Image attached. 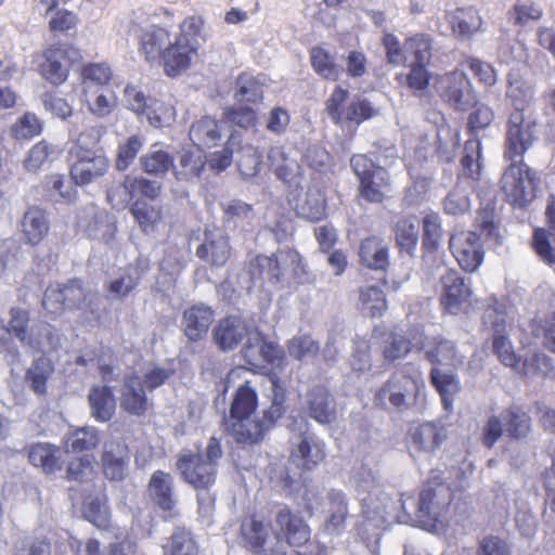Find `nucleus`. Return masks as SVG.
<instances>
[{"mask_svg": "<svg viewBox=\"0 0 555 555\" xmlns=\"http://www.w3.org/2000/svg\"><path fill=\"white\" fill-rule=\"evenodd\" d=\"M354 491L361 505L364 521L373 527L380 528L392 521L409 522L412 520L406 502L401 498L393 501L386 491L380 479L370 469H361L354 477Z\"/></svg>", "mask_w": 555, "mask_h": 555, "instance_id": "1", "label": "nucleus"}, {"mask_svg": "<svg viewBox=\"0 0 555 555\" xmlns=\"http://www.w3.org/2000/svg\"><path fill=\"white\" fill-rule=\"evenodd\" d=\"M250 274L280 288L295 287L309 280L301 256L292 248L279 249L271 256L258 255L250 263Z\"/></svg>", "mask_w": 555, "mask_h": 555, "instance_id": "2", "label": "nucleus"}, {"mask_svg": "<svg viewBox=\"0 0 555 555\" xmlns=\"http://www.w3.org/2000/svg\"><path fill=\"white\" fill-rule=\"evenodd\" d=\"M424 387V379L420 369L413 364H405L378 388L375 393V403L385 410L404 411L415 403Z\"/></svg>", "mask_w": 555, "mask_h": 555, "instance_id": "3", "label": "nucleus"}, {"mask_svg": "<svg viewBox=\"0 0 555 555\" xmlns=\"http://www.w3.org/2000/svg\"><path fill=\"white\" fill-rule=\"evenodd\" d=\"M221 456L219 441L210 438L204 453L182 452L176 465L185 482L197 490H208L215 483Z\"/></svg>", "mask_w": 555, "mask_h": 555, "instance_id": "4", "label": "nucleus"}, {"mask_svg": "<svg viewBox=\"0 0 555 555\" xmlns=\"http://www.w3.org/2000/svg\"><path fill=\"white\" fill-rule=\"evenodd\" d=\"M9 314L7 326L23 348L33 352H44L59 347L60 338L49 323L39 322L29 326V311L21 307H12Z\"/></svg>", "mask_w": 555, "mask_h": 555, "instance_id": "5", "label": "nucleus"}, {"mask_svg": "<svg viewBox=\"0 0 555 555\" xmlns=\"http://www.w3.org/2000/svg\"><path fill=\"white\" fill-rule=\"evenodd\" d=\"M482 325L492 333V348L499 360L515 370L519 359L509 339L508 312L506 305L496 297L486 300L482 312Z\"/></svg>", "mask_w": 555, "mask_h": 555, "instance_id": "6", "label": "nucleus"}, {"mask_svg": "<svg viewBox=\"0 0 555 555\" xmlns=\"http://www.w3.org/2000/svg\"><path fill=\"white\" fill-rule=\"evenodd\" d=\"M480 232L456 231L450 237V248L460 267L467 271H476L483 261V243L496 235V225L493 221L482 220Z\"/></svg>", "mask_w": 555, "mask_h": 555, "instance_id": "7", "label": "nucleus"}, {"mask_svg": "<svg viewBox=\"0 0 555 555\" xmlns=\"http://www.w3.org/2000/svg\"><path fill=\"white\" fill-rule=\"evenodd\" d=\"M98 296L91 287L78 279L65 284L50 285L43 295L42 306L50 313H61L64 309H89L96 306Z\"/></svg>", "mask_w": 555, "mask_h": 555, "instance_id": "8", "label": "nucleus"}, {"mask_svg": "<svg viewBox=\"0 0 555 555\" xmlns=\"http://www.w3.org/2000/svg\"><path fill=\"white\" fill-rule=\"evenodd\" d=\"M501 188L509 203L522 207L534 198V172L521 159L515 160L504 171Z\"/></svg>", "mask_w": 555, "mask_h": 555, "instance_id": "9", "label": "nucleus"}, {"mask_svg": "<svg viewBox=\"0 0 555 555\" xmlns=\"http://www.w3.org/2000/svg\"><path fill=\"white\" fill-rule=\"evenodd\" d=\"M451 500V489L446 485L424 488L415 508L416 521L428 526L442 524Z\"/></svg>", "mask_w": 555, "mask_h": 555, "instance_id": "10", "label": "nucleus"}, {"mask_svg": "<svg viewBox=\"0 0 555 555\" xmlns=\"http://www.w3.org/2000/svg\"><path fill=\"white\" fill-rule=\"evenodd\" d=\"M443 271L440 275V305L443 311L456 315L468 306L472 286L457 271L446 268Z\"/></svg>", "mask_w": 555, "mask_h": 555, "instance_id": "11", "label": "nucleus"}, {"mask_svg": "<svg viewBox=\"0 0 555 555\" xmlns=\"http://www.w3.org/2000/svg\"><path fill=\"white\" fill-rule=\"evenodd\" d=\"M436 88L440 98L456 109L466 111L476 102L472 83L462 70H453L440 76Z\"/></svg>", "mask_w": 555, "mask_h": 555, "instance_id": "12", "label": "nucleus"}, {"mask_svg": "<svg viewBox=\"0 0 555 555\" xmlns=\"http://www.w3.org/2000/svg\"><path fill=\"white\" fill-rule=\"evenodd\" d=\"M70 178L76 185H87L103 177L109 169V159L102 152H68Z\"/></svg>", "mask_w": 555, "mask_h": 555, "instance_id": "13", "label": "nucleus"}, {"mask_svg": "<svg viewBox=\"0 0 555 555\" xmlns=\"http://www.w3.org/2000/svg\"><path fill=\"white\" fill-rule=\"evenodd\" d=\"M80 52L70 44L62 43L52 46L44 53V62L41 64V75L53 85L63 83L68 76L72 64L80 59Z\"/></svg>", "mask_w": 555, "mask_h": 555, "instance_id": "14", "label": "nucleus"}, {"mask_svg": "<svg viewBox=\"0 0 555 555\" xmlns=\"http://www.w3.org/2000/svg\"><path fill=\"white\" fill-rule=\"evenodd\" d=\"M534 128L535 124L526 120L522 113L513 112L509 115L506 129L505 158L512 160L516 157H522L535 139Z\"/></svg>", "mask_w": 555, "mask_h": 555, "instance_id": "15", "label": "nucleus"}, {"mask_svg": "<svg viewBox=\"0 0 555 555\" xmlns=\"http://www.w3.org/2000/svg\"><path fill=\"white\" fill-rule=\"evenodd\" d=\"M270 524L263 522L256 517L245 519L241 526V535L245 544L258 555H299L296 551L285 552L282 544L276 541L275 547H266L270 537Z\"/></svg>", "mask_w": 555, "mask_h": 555, "instance_id": "16", "label": "nucleus"}, {"mask_svg": "<svg viewBox=\"0 0 555 555\" xmlns=\"http://www.w3.org/2000/svg\"><path fill=\"white\" fill-rule=\"evenodd\" d=\"M197 56V47L185 34H180L175 42L169 43L163 52L164 70L175 77L186 70Z\"/></svg>", "mask_w": 555, "mask_h": 555, "instance_id": "17", "label": "nucleus"}, {"mask_svg": "<svg viewBox=\"0 0 555 555\" xmlns=\"http://www.w3.org/2000/svg\"><path fill=\"white\" fill-rule=\"evenodd\" d=\"M242 353L246 362L254 367H260L262 363L279 365L284 358L282 347L272 341H264L258 331L249 334Z\"/></svg>", "mask_w": 555, "mask_h": 555, "instance_id": "18", "label": "nucleus"}, {"mask_svg": "<svg viewBox=\"0 0 555 555\" xmlns=\"http://www.w3.org/2000/svg\"><path fill=\"white\" fill-rule=\"evenodd\" d=\"M292 447L291 459L305 469H312L325 457L324 443L308 430L295 435Z\"/></svg>", "mask_w": 555, "mask_h": 555, "instance_id": "19", "label": "nucleus"}, {"mask_svg": "<svg viewBox=\"0 0 555 555\" xmlns=\"http://www.w3.org/2000/svg\"><path fill=\"white\" fill-rule=\"evenodd\" d=\"M130 452L122 441L111 439L105 441L101 454V466L105 477L111 480H122L128 473Z\"/></svg>", "mask_w": 555, "mask_h": 555, "instance_id": "20", "label": "nucleus"}, {"mask_svg": "<svg viewBox=\"0 0 555 555\" xmlns=\"http://www.w3.org/2000/svg\"><path fill=\"white\" fill-rule=\"evenodd\" d=\"M196 256L215 267H223L231 256L229 237L222 229L206 230Z\"/></svg>", "mask_w": 555, "mask_h": 555, "instance_id": "21", "label": "nucleus"}, {"mask_svg": "<svg viewBox=\"0 0 555 555\" xmlns=\"http://www.w3.org/2000/svg\"><path fill=\"white\" fill-rule=\"evenodd\" d=\"M255 332L257 331L248 326L243 319L228 317L220 320L215 326L212 337L220 350L231 351L235 349L244 338L248 340L249 334Z\"/></svg>", "mask_w": 555, "mask_h": 555, "instance_id": "22", "label": "nucleus"}, {"mask_svg": "<svg viewBox=\"0 0 555 555\" xmlns=\"http://www.w3.org/2000/svg\"><path fill=\"white\" fill-rule=\"evenodd\" d=\"M420 350L435 365L457 369L463 364L464 356L457 350L455 343L441 336L421 341Z\"/></svg>", "mask_w": 555, "mask_h": 555, "instance_id": "23", "label": "nucleus"}, {"mask_svg": "<svg viewBox=\"0 0 555 555\" xmlns=\"http://www.w3.org/2000/svg\"><path fill=\"white\" fill-rule=\"evenodd\" d=\"M215 319V312L208 305L196 304L183 311L181 326L184 335L192 341H198L208 333Z\"/></svg>", "mask_w": 555, "mask_h": 555, "instance_id": "24", "label": "nucleus"}, {"mask_svg": "<svg viewBox=\"0 0 555 555\" xmlns=\"http://www.w3.org/2000/svg\"><path fill=\"white\" fill-rule=\"evenodd\" d=\"M447 436V428L440 421L424 422L411 429V444L417 451L431 453Z\"/></svg>", "mask_w": 555, "mask_h": 555, "instance_id": "25", "label": "nucleus"}, {"mask_svg": "<svg viewBox=\"0 0 555 555\" xmlns=\"http://www.w3.org/2000/svg\"><path fill=\"white\" fill-rule=\"evenodd\" d=\"M306 411L311 418L323 425L336 420L335 400L323 386H315L308 392Z\"/></svg>", "mask_w": 555, "mask_h": 555, "instance_id": "26", "label": "nucleus"}, {"mask_svg": "<svg viewBox=\"0 0 555 555\" xmlns=\"http://www.w3.org/2000/svg\"><path fill=\"white\" fill-rule=\"evenodd\" d=\"M449 22L454 36L461 40H469L485 30L483 20L474 7L457 8L450 14Z\"/></svg>", "mask_w": 555, "mask_h": 555, "instance_id": "27", "label": "nucleus"}, {"mask_svg": "<svg viewBox=\"0 0 555 555\" xmlns=\"http://www.w3.org/2000/svg\"><path fill=\"white\" fill-rule=\"evenodd\" d=\"M275 525L292 546L304 545L310 539V529L306 522L289 509L282 508L275 516Z\"/></svg>", "mask_w": 555, "mask_h": 555, "instance_id": "28", "label": "nucleus"}, {"mask_svg": "<svg viewBox=\"0 0 555 555\" xmlns=\"http://www.w3.org/2000/svg\"><path fill=\"white\" fill-rule=\"evenodd\" d=\"M225 426L237 443H258L264 436L266 430L259 422V416L227 418Z\"/></svg>", "mask_w": 555, "mask_h": 555, "instance_id": "29", "label": "nucleus"}, {"mask_svg": "<svg viewBox=\"0 0 555 555\" xmlns=\"http://www.w3.org/2000/svg\"><path fill=\"white\" fill-rule=\"evenodd\" d=\"M55 372L53 362L47 357L35 359L25 374V385L37 396L48 393V383Z\"/></svg>", "mask_w": 555, "mask_h": 555, "instance_id": "30", "label": "nucleus"}, {"mask_svg": "<svg viewBox=\"0 0 555 555\" xmlns=\"http://www.w3.org/2000/svg\"><path fill=\"white\" fill-rule=\"evenodd\" d=\"M120 406L133 415H142L149 406L143 384L138 376L128 377L121 388Z\"/></svg>", "mask_w": 555, "mask_h": 555, "instance_id": "31", "label": "nucleus"}, {"mask_svg": "<svg viewBox=\"0 0 555 555\" xmlns=\"http://www.w3.org/2000/svg\"><path fill=\"white\" fill-rule=\"evenodd\" d=\"M90 414L98 422H108L116 408L115 396L108 386H93L88 395Z\"/></svg>", "mask_w": 555, "mask_h": 555, "instance_id": "32", "label": "nucleus"}, {"mask_svg": "<svg viewBox=\"0 0 555 555\" xmlns=\"http://www.w3.org/2000/svg\"><path fill=\"white\" fill-rule=\"evenodd\" d=\"M360 194L372 203H382L390 192V179L384 167L375 168L370 176H365L360 182Z\"/></svg>", "mask_w": 555, "mask_h": 555, "instance_id": "33", "label": "nucleus"}, {"mask_svg": "<svg viewBox=\"0 0 555 555\" xmlns=\"http://www.w3.org/2000/svg\"><path fill=\"white\" fill-rule=\"evenodd\" d=\"M361 262L374 270H385L389 264L388 245L378 237H367L360 245Z\"/></svg>", "mask_w": 555, "mask_h": 555, "instance_id": "34", "label": "nucleus"}, {"mask_svg": "<svg viewBox=\"0 0 555 555\" xmlns=\"http://www.w3.org/2000/svg\"><path fill=\"white\" fill-rule=\"evenodd\" d=\"M189 134L197 147H211L221 140V127L215 118L205 116L192 124Z\"/></svg>", "mask_w": 555, "mask_h": 555, "instance_id": "35", "label": "nucleus"}, {"mask_svg": "<svg viewBox=\"0 0 555 555\" xmlns=\"http://www.w3.org/2000/svg\"><path fill=\"white\" fill-rule=\"evenodd\" d=\"M295 209L298 216L318 221L325 216V197L323 192L315 186L309 188L307 192L299 196L295 203Z\"/></svg>", "mask_w": 555, "mask_h": 555, "instance_id": "36", "label": "nucleus"}, {"mask_svg": "<svg viewBox=\"0 0 555 555\" xmlns=\"http://www.w3.org/2000/svg\"><path fill=\"white\" fill-rule=\"evenodd\" d=\"M169 33L162 27H151L141 36L140 51L144 54L145 60L150 63L160 61L165 46L169 44Z\"/></svg>", "mask_w": 555, "mask_h": 555, "instance_id": "37", "label": "nucleus"}, {"mask_svg": "<svg viewBox=\"0 0 555 555\" xmlns=\"http://www.w3.org/2000/svg\"><path fill=\"white\" fill-rule=\"evenodd\" d=\"M149 493L160 508L170 511L175 505L172 477L170 474L156 470L150 479Z\"/></svg>", "mask_w": 555, "mask_h": 555, "instance_id": "38", "label": "nucleus"}, {"mask_svg": "<svg viewBox=\"0 0 555 555\" xmlns=\"http://www.w3.org/2000/svg\"><path fill=\"white\" fill-rule=\"evenodd\" d=\"M327 498L330 515L324 522V530L330 534H338L344 530L348 515L347 499L345 493L339 490H331Z\"/></svg>", "mask_w": 555, "mask_h": 555, "instance_id": "39", "label": "nucleus"}, {"mask_svg": "<svg viewBox=\"0 0 555 555\" xmlns=\"http://www.w3.org/2000/svg\"><path fill=\"white\" fill-rule=\"evenodd\" d=\"M430 380L441 397L444 410L450 411L453 405V398L461 390L457 376L452 372H443L434 367L430 372Z\"/></svg>", "mask_w": 555, "mask_h": 555, "instance_id": "40", "label": "nucleus"}, {"mask_svg": "<svg viewBox=\"0 0 555 555\" xmlns=\"http://www.w3.org/2000/svg\"><path fill=\"white\" fill-rule=\"evenodd\" d=\"M473 182L469 179H460L455 186L443 199V208L448 215H461L469 210V193Z\"/></svg>", "mask_w": 555, "mask_h": 555, "instance_id": "41", "label": "nucleus"}, {"mask_svg": "<svg viewBox=\"0 0 555 555\" xmlns=\"http://www.w3.org/2000/svg\"><path fill=\"white\" fill-rule=\"evenodd\" d=\"M433 39L425 34H416L404 41L405 65H428L431 60Z\"/></svg>", "mask_w": 555, "mask_h": 555, "instance_id": "42", "label": "nucleus"}, {"mask_svg": "<svg viewBox=\"0 0 555 555\" xmlns=\"http://www.w3.org/2000/svg\"><path fill=\"white\" fill-rule=\"evenodd\" d=\"M258 404V398L256 389L250 385V382H245L241 385L232 400L230 406L229 418H240L251 416Z\"/></svg>", "mask_w": 555, "mask_h": 555, "instance_id": "43", "label": "nucleus"}, {"mask_svg": "<svg viewBox=\"0 0 555 555\" xmlns=\"http://www.w3.org/2000/svg\"><path fill=\"white\" fill-rule=\"evenodd\" d=\"M130 212L141 231L145 234L154 233L163 217L159 206L151 205L140 199H137L131 205Z\"/></svg>", "mask_w": 555, "mask_h": 555, "instance_id": "44", "label": "nucleus"}, {"mask_svg": "<svg viewBox=\"0 0 555 555\" xmlns=\"http://www.w3.org/2000/svg\"><path fill=\"white\" fill-rule=\"evenodd\" d=\"M393 232L400 248L408 254H412L417 245L420 236V224L417 218L414 216H404L399 218L393 225Z\"/></svg>", "mask_w": 555, "mask_h": 555, "instance_id": "45", "label": "nucleus"}, {"mask_svg": "<svg viewBox=\"0 0 555 555\" xmlns=\"http://www.w3.org/2000/svg\"><path fill=\"white\" fill-rule=\"evenodd\" d=\"M49 231V221L43 210L38 207L29 208L23 218V232L28 243H40Z\"/></svg>", "mask_w": 555, "mask_h": 555, "instance_id": "46", "label": "nucleus"}, {"mask_svg": "<svg viewBox=\"0 0 555 555\" xmlns=\"http://www.w3.org/2000/svg\"><path fill=\"white\" fill-rule=\"evenodd\" d=\"M286 348L288 357L300 363L310 362L320 351L319 341L309 334L295 335L287 341Z\"/></svg>", "mask_w": 555, "mask_h": 555, "instance_id": "47", "label": "nucleus"}, {"mask_svg": "<svg viewBox=\"0 0 555 555\" xmlns=\"http://www.w3.org/2000/svg\"><path fill=\"white\" fill-rule=\"evenodd\" d=\"M506 95L514 107V112H520L532 103L534 96V86L531 81L509 75Z\"/></svg>", "mask_w": 555, "mask_h": 555, "instance_id": "48", "label": "nucleus"}, {"mask_svg": "<svg viewBox=\"0 0 555 555\" xmlns=\"http://www.w3.org/2000/svg\"><path fill=\"white\" fill-rule=\"evenodd\" d=\"M505 430L511 438L521 439L531 430V418L519 405H511L503 411Z\"/></svg>", "mask_w": 555, "mask_h": 555, "instance_id": "49", "label": "nucleus"}, {"mask_svg": "<svg viewBox=\"0 0 555 555\" xmlns=\"http://www.w3.org/2000/svg\"><path fill=\"white\" fill-rule=\"evenodd\" d=\"M423 248L426 250L424 263L434 258V253L438 249L442 236L441 220L438 214L429 212L423 219Z\"/></svg>", "mask_w": 555, "mask_h": 555, "instance_id": "50", "label": "nucleus"}, {"mask_svg": "<svg viewBox=\"0 0 555 555\" xmlns=\"http://www.w3.org/2000/svg\"><path fill=\"white\" fill-rule=\"evenodd\" d=\"M164 555H197L198 545L192 532L185 528L178 527L163 546Z\"/></svg>", "mask_w": 555, "mask_h": 555, "instance_id": "51", "label": "nucleus"}, {"mask_svg": "<svg viewBox=\"0 0 555 555\" xmlns=\"http://www.w3.org/2000/svg\"><path fill=\"white\" fill-rule=\"evenodd\" d=\"M61 152L62 150L57 145L41 140L28 151L24 159V167L27 171L36 172L44 164L57 158Z\"/></svg>", "mask_w": 555, "mask_h": 555, "instance_id": "52", "label": "nucleus"}, {"mask_svg": "<svg viewBox=\"0 0 555 555\" xmlns=\"http://www.w3.org/2000/svg\"><path fill=\"white\" fill-rule=\"evenodd\" d=\"M59 0H43L47 14H51L49 28L53 33H65L75 28L79 22L76 13L67 9L57 8Z\"/></svg>", "mask_w": 555, "mask_h": 555, "instance_id": "53", "label": "nucleus"}, {"mask_svg": "<svg viewBox=\"0 0 555 555\" xmlns=\"http://www.w3.org/2000/svg\"><path fill=\"white\" fill-rule=\"evenodd\" d=\"M92 217V221L86 227L88 235L108 243L113 240L116 232V224L108 214L104 210H96L91 207L88 212Z\"/></svg>", "mask_w": 555, "mask_h": 555, "instance_id": "54", "label": "nucleus"}, {"mask_svg": "<svg viewBox=\"0 0 555 555\" xmlns=\"http://www.w3.org/2000/svg\"><path fill=\"white\" fill-rule=\"evenodd\" d=\"M99 442V430L92 426H85L69 433L65 438L64 447L67 452H82L94 449Z\"/></svg>", "mask_w": 555, "mask_h": 555, "instance_id": "55", "label": "nucleus"}, {"mask_svg": "<svg viewBox=\"0 0 555 555\" xmlns=\"http://www.w3.org/2000/svg\"><path fill=\"white\" fill-rule=\"evenodd\" d=\"M206 164L205 157L201 151L184 152L177 166H173V172L178 180L190 181L198 178Z\"/></svg>", "mask_w": 555, "mask_h": 555, "instance_id": "56", "label": "nucleus"}, {"mask_svg": "<svg viewBox=\"0 0 555 555\" xmlns=\"http://www.w3.org/2000/svg\"><path fill=\"white\" fill-rule=\"evenodd\" d=\"M359 307L371 318L380 315L386 307L384 292L377 286H364L359 289Z\"/></svg>", "mask_w": 555, "mask_h": 555, "instance_id": "57", "label": "nucleus"}, {"mask_svg": "<svg viewBox=\"0 0 555 555\" xmlns=\"http://www.w3.org/2000/svg\"><path fill=\"white\" fill-rule=\"evenodd\" d=\"M59 450L50 443H36L29 447L28 460L34 466L42 467L46 473L60 469L56 453Z\"/></svg>", "mask_w": 555, "mask_h": 555, "instance_id": "58", "label": "nucleus"}, {"mask_svg": "<svg viewBox=\"0 0 555 555\" xmlns=\"http://www.w3.org/2000/svg\"><path fill=\"white\" fill-rule=\"evenodd\" d=\"M140 166L149 175L163 176L173 167V158L166 151L150 150L140 157Z\"/></svg>", "mask_w": 555, "mask_h": 555, "instance_id": "59", "label": "nucleus"}, {"mask_svg": "<svg viewBox=\"0 0 555 555\" xmlns=\"http://www.w3.org/2000/svg\"><path fill=\"white\" fill-rule=\"evenodd\" d=\"M263 81L260 77L242 74L236 79L235 98L238 101L257 103L262 100Z\"/></svg>", "mask_w": 555, "mask_h": 555, "instance_id": "60", "label": "nucleus"}, {"mask_svg": "<svg viewBox=\"0 0 555 555\" xmlns=\"http://www.w3.org/2000/svg\"><path fill=\"white\" fill-rule=\"evenodd\" d=\"M311 64L313 69L324 79L337 80L340 68L335 64L334 57L323 48L315 47L311 50Z\"/></svg>", "mask_w": 555, "mask_h": 555, "instance_id": "61", "label": "nucleus"}, {"mask_svg": "<svg viewBox=\"0 0 555 555\" xmlns=\"http://www.w3.org/2000/svg\"><path fill=\"white\" fill-rule=\"evenodd\" d=\"M420 346L421 340H415L413 343L400 334L392 333L385 341L383 356L385 360L392 362L405 357L412 348L420 350Z\"/></svg>", "mask_w": 555, "mask_h": 555, "instance_id": "62", "label": "nucleus"}, {"mask_svg": "<svg viewBox=\"0 0 555 555\" xmlns=\"http://www.w3.org/2000/svg\"><path fill=\"white\" fill-rule=\"evenodd\" d=\"M144 145V139L139 134H132L118 145L115 167L118 171H125L133 163Z\"/></svg>", "mask_w": 555, "mask_h": 555, "instance_id": "63", "label": "nucleus"}, {"mask_svg": "<svg viewBox=\"0 0 555 555\" xmlns=\"http://www.w3.org/2000/svg\"><path fill=\"white\" fill-rule=\"evenodd\" d=\"M149 124L155 128L171 125L176 119V111L171 104L158 100L150 102V107L144 114Z\"/></svg>", "mask_w": 555, "mask_h": 555, "instance_id": "64", "label": "nucleus"}]
</instances>
